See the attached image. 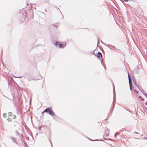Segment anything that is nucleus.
Wrapping results in <instances>:
<instances>
[{
	"label": "nucleus",
	"mask_w": 147,
	"mask_h": 147,
	"mask_svg": "<svg viewBox=\"0 0 147 147\" xmlns=\"http://www.w3.org/2000/svg\"><path fill=\"white\" fill-rule=\"evenodd\" d=\"M146 98H147V97Z\"/></svg>",
	"instance_id": "nucleus-20"
},
{
	"label": "nucleus",
	"mask_w": 147,
	"mask_h": 147,
	"mask_svg": "<svg viewBox=\"0 0 147 147\" xmlns=\"http://www.w3.org/2000/svg\"><path fill=\"white\" fill-rule=\"evenodd\" d=\"M101 64L102 65V62H103V60H102V59L101 60Z\"/></svg>",
	"instance_id": "nucleus-12"
},
{
	"label": "nucleus",
	"mask_w": 147,
	"mask_h": 147,
	"mask_svg": "<svg viewBox=\"0 0 147 147\" xmlns=\"http://www.w3.org/2000/svg\"><path fill=\"white\" fill-rule=\"evenodd\" d=\"M107 136V135H105V136Z\"/></svg>",
	"instance_id": "nucleus-19"
},
{
	"label": "nucleus",
	"mask_w": 147,
	"mask_h": 147,
	"mask_svg": "<svg viewBox=\"0 0 147 147\" xmlns=\"http://www.w3.org/2000/svg\"><path fill=\"white\" fill-rule=\"evenodd\" d=\"M128 77L129 78V87L130 90L131 91L132 90V84L131 83V77L129 74H128Z\"/></svg>",
	"instance_id": "nucleus-2"
},
{
	"label": "nucleus",
	"mask_w": 147,
	"mask_h": 147,
	"mask_svg": "<svg viewBox=\"0 0 147 147\" xmlns=\"http://www.w3.org/2000/svg\"><path fill=\"white\" fill-rule=\"evenodd\" d=\"M105 136V135H104V136H103V137H105V136Z\"/></svg>",
	"instance_id": "nucleus-17"
},
{
	"label": "nucleus",
	"mask_w": 147,
	"mask_h": 147,
	"mask_svg": "<svg viewBox=\"0 0 147 147\" xmlns=\"http://www.w3.org/2000/svg\"><path fill=\"white\" fill-rule=\"evenodd\" d=\"M12 115V113L11 112H9L8 113V115L11 116Z\"/></svg>",
	"instance_id": "nucleus-7"
},
{
	"label": "nucleus",
	"mask_w": 147,
	"mask_h": 147,
	"mask_svg": "<svg viewBox=\"0 0 147 147\" xmlns=\"http://www.w3.org/2000/svg\"><path fill=\"white\" fill-rule=\"evenodd\" d=\"M13 119H15L16 118V116L15 115H13Z\"/></svg>",
	"instance_id": "nucleus-9"
},
{
	"label": "nucleus",
	"mask_w": 147,
	"mask_h": 147,
	"mask_svg": "<svg viewBox=\"0 0 147 147\" xmlns=\"http://www.w3.org/2000/svg\"><path fill=\"white\" fill-rule=\"evenodd\" d=\"M51 108L49 107L46 109L44 111V112L47 113L48 114L50 115L53 116L54 115L55 113L53 111H51Z\"/></svg>",
	"instance_id": "nucleus-1"
},
{
	"label": "nucleus",
	"mask_w": 147,
	"mask_h": 147,
	"mask_svg": "<svg viewBox=\"0 0 147 147\" xmlns=\"http://www.w3.org/2000/svg\"><path fill=\"white\" fill-rule=\"evenodd\" d=\"M7 115V114L6 113H4L3 115V116L4 117H5Z\"/></svg>",
	"instance_id": "nucleus-6"
},
{
	"label": "nucleus",
	"mask_w": 147,
	"mask_h": 147,
	"mask_svg": "<svg viewBox=\"0 0 147 147\" xmlns=\"http://www.w3.org/2000/svg\"><path fill=\"white\" fill-rule=\"evenodd\" d=\"M7 120L9 121H12V119L11 118H8V119H7Z\"/></svg>",
	"instance_id": "nucleus-8"
},
{
	"label": "nucleus",
	"mask_w": 147,
	"mask_h": 147,
	"mask_svg": "<svg viewBox=\"0 0 147 147\" xmlns=\"http://www.w3.org/2000/svg\"><path fill=\"white\" fill-rule=\"evenodd\" d=\"M119 134L118 133H116L115 135V138H116V134Z\"/></svg>",
	"instance_id": "nucleus-11"
},
{
	"label": "nucleus",
	"mask_w": 147,
	"mask_h": 147,
	"mask_svg": "<svg viewBox=\"0 0 147 147\" xmlns=\"http://www.w3.org/2000/svg\"><path fill=\"white\" fill-rule=\"evenodd\" d=\"M11 139L14 142L16 143L17 144H18V142H16V139L15 138L13 137H11Z\"/></svg>",
	"instance_id": "nucleus-4"
},
{
	"label": "nucleus",
	"mask_w": 147,
	"mask_h": 147,
	"mask_svg": "<svg viewBox=\"0 0 147 147\" xmlns=\"http://www.w3.org/2000/svg\"><path fill=\"white\" fill-rule=\"evenodd\" d=\"M16 133L17 134H18V131H16Z\"/></svg>",
	"instance_id": "nucleus-14"
},
{
	"label": "nucleus",
	"mask_w": 147,
	"mask_h": 147,
	"mask_svg": "<svg viewBox=\"0 0 147 147\" xmlns=\"http://www.w3.org/2000/svg\"><path fill=\"white\" fill-rule=\"evenodd\" d=\"M97 56L98 58H99L100 57H102V55L101 53L100 52H98Z\"/></svg>",
	"instance_id": "nucleus-5"
},
{
	"label": "nucleus",
	"mask_w": 147,
	"mask_h": 147,
	"mask_svg": "<svg viewBox=\"0 0 147 147\" xmlns=\"http://www.w3.org/2000/svg\"><path fill=\"white\" fill-rule=\"evenodd\" d=\"M115 48V47H113V48Z\"/></svg>",
	"instance_id": "nucleus-18"
},
{
	"label": "nucleus",
	"mask_w": 147,
	"mask_h": 147,
	"mask_svg": "<svg viewBox=\"0 0 147 147\" xmlns=\"http://www.w3.org/2000/svg\"><path fill=\"white\" fill-rule=\"evenodd\" d=\"M129 0H125V1H129Z\"/></svg>",
	"instance_id": "nucleus-15"
},
{
	"label": "nucleus",
	"mask_w": 147,
	"mask_h": 147,
	"mask_svg": "<svg viewBox=\"0 0 147 147\" xmlns=\"http://www.w3.org/2000/svg\"><path fill=\"white\" fill-rule=\"evenodd\" d=\"M144 95L146 96V97H147V94L146 93L145 94H144Z\"/></svg>",
	"instance_id": "nucleus-13"
},
{
	"label": "nucleus",
	"mask_w": 147,
	"mask_h": 147,
	"mask_svg": "<svg viewBox=\"0 0 147 147\" xmlns=\"http://www.w3.org/2000/svg\"><path fill=\"white\" fill-rule=\"evenodd\" d=\"M116 51L117 52H119L120 51V50H119V49H116Z\"/></svg>",
	"instance_id": "nucleus-10"
},
{
	"label": "nucleus",
	"mask_w": 147,
	"mask_h": 147,
	"mask_svg": "<svg viewBox=\"0 0 147 147\" xmlns=\"http://www.w3.org/2000/svg\"><path fill=\"white\" fill-rule=\"evenodd\" d=\"M55 46H57V45H58L59 47L60 48H63L65 46V45L64 44H62L61 42H56L55 43Z\"/></svg>",
	"instance_id": "nucleus-3"
},
{
	"label": "nucleus",
	"mask_w": 147,
	"mask_h": 147,
	"mask_svg": "<svg viewBox=\"0 0 147 147\" xmlns=\"http://www.w3.org/2000/svg\"><path fill=\"white\" fill-rule=\"evenodd\" d=\"M99 42V41L98 40V43Z\"/></svg>",
	"instance_id": "nucleus-16"
}]
</instances>
